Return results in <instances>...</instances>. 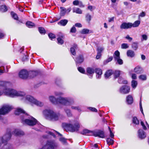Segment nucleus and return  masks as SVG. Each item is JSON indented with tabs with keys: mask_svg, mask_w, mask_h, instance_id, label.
I'll return each mask as SVG.
<instances>
[{
	"mask_svg": "<svg viewBox=\"0 0 149 149\" xmlns=\"http://www.w3.org/2000/svg\"><path fill=\"white\" fill-rule=\"evenodd\" d=\"M3 93L5 95L11 97H21V99L22 100L24 101H29L38 106L41 107L44 105L43 102L38 100L33 97L30 95L26 96V94L24 92L17 91L11 88H6L3 91H0V96Z\"/></svg>",
	"mask_w": 149,
	"mask_h": 149,
	"instance_id": "obj_1",
	"label": "nucleus"
},
{
	"mask_svg": "<svg viewBox=\"0 0 149 149\" xmlns=\"http://www.w3.org/2000/svg\"><path fill=\"white\" fill-rule=\"evenodd\" d=\"M15 114L16 115H19L22 114L21 119L22 123L23 124H27L30 126L35 125L37 123V120L32 116H29L22 109L18 108L15 111Z\"/></svg>",
	"mask_w": 149,
	"mask_h": 149,
	"instance_id": "obj_2",
	"label": "nucleus"
},
{
	"mask_svg": "<svg viewBox=\"0 0 149 149\" xmlns=\"http://www.w3.org/2000/svg\"><path fill=\"white\" fill-rule=\"evenodd\" d=\"M49 99L52 103L55 105L59 103L65 106H70L74 103V98L70 97H59L56 99L53 96H50Z\"/></svg>",
	"mask_w": 149,
	"mask_h": 149,
	"instance_id": "obj_3",
	"label": "nucleus"
},
{
	"mask_svg": "<svg viewBox=\"0 0 149 149\" xmlns=\"http://www.w3.org/2000/svg\"><path fill=\"white\" fill-rule=\"evenodd\" d=\"M43 113L47 118L53 121H61L65 118V117L63 114L55 112L50 109L45 110L43 111Z\"/></svg>",
	"mask_w": 149,
	"mask_h": 149,
	"instance_id": "obj_4",
	"label": "nucleus"
},
{
	"mask_svg": "<svg viewBox=\"0 0 149 149\" xmlns=\"http://www.w3.org/2000/svg\"><path fill=\"white\" fill-rule=\"evenodd\" d=\"M63 126L65 128L68 129L72 132L78 131L80 127V125L77 122H74L72 123H63Z\"/></svg>",
	"mask_w": 149,
	"mask_h": 149,
	"instance_id": "obj_5",
	"label": "nucleus"
},
{
	"mask_svg": "<svg viewBox=\"0 0 149 149\" xmlns=\"http://www.w3.org/2000/svg\"><path fill=\"white\" fill-rule=\"evenodd\" d=\"M11 135L10 132L6 133L2 136L0 137V149H1L2 145L3 143L6 144L8 141L11 138Z\"/></svg>",
	"mask_w": 149,
	"mask_h": 149,
	"instance_id": "obj_6",
	"label": "nucleus"
},
{
	"mask_svg": "<svg viewBox=\"0 0 149 149\" xmlns=\"http://www.w3.org/2000/svg\"><path fill=\"white\" fill-rule=\"evenodd\" d=\"M12 109L11 106L8 105H4L0 109V119H1V115H5L8 113Z\"/></svg>",
	"mask_w": 149,
	"mask_h": 149,
	"instance_id": "obj_7",
	"label": "nucleus"
},
{
	"mask_svg": "<svg viewBox=\"0 0 149 149\" xmlns=\"http://www.w3.org/2000/svg\"><path fill=\"white\" fill-rule=\"evenodd\" d=\"M130 88L128 86L125 85L121 87L119 90V92L123 94L128 93L130 91Z\"/></svg>",
	"mask_w": 149,
	"mask_h": 149,
	"instance_id": "obj_8",
	"label": "nucleus"
},
{
	"mask_svg": "<svg viewBox=\"0 0 149 149\" xmlns=\"http://www.w3.org/2000/svg\"><path fill=\"white\" fill-rule=\"evenodd\" d=\"M92 134L95 136H98L102 138H104L105 137L104 132L101 130H97L93 132Z\"/></svg>",
	"mask_w": 149,
	"mask_h": 149,
	"instance_id": "obj_9",
	"label": "nucleus"
},
{
	"mask_svg": "<svg viewBox=\"0 0 149 149\" xmlns=\"http://www.w3.org/2000/svg\"><path fill=\"white\" fill-rule=\"evenodd\" d=\"M29 73L26 70H21L19 73V75L20 78L22 79L27 78L28 76Z\"/></svg>",
	"mask_w": 149,
	"mask_h": 149,
	"instance_id": "obj_10",
	"label": "nucleus"
},
{
	"mask_svg": "<svg viewBox=\"0 0 149 149\" xmlns=\"http://www.w3.org/2000/svg\"><path fill=\"white\" fill-rule=\"evenodd\" d=\"M131 28V23L124 22L120 26V28L122 29H127Z\"/></svg>",
	"mask_w": 149,
	"mask_h": 149,
	"instance_id": "obj_11",
	"label": "nucleus"
},
{
	"mask_svg": "<svg viewBox=\"0 0 149 149\" xmlns=\"http://www.w3.org/2000/svg\"><path fill=\"white\" fill-rule=\"evenodd\" d=\"M94 70L91 68H88L86 69V72L88 75L89 76V77L91 79L93 77V75L94 73Z\"/></svg>",
	"mask_w": 149,
	"mask_h": 149,
	"instance_id": "obj_12",
	"label": "nucleus"
},
{
	"mask_svg": "<svg viewBox=\"0 0 149 149\" xmlns=\"http://www.w3.org/2000/svg\"><path fill=\"white\" fill-rule=\"evenodd\" d=\"M139 137L142 139L145 138L146 136V133L142 129H139L138 131Z\"/></svg>",
	"mask_w": 149,
	"mask_h": 149,
	"instance_id": "obj_13",
	"label": "nucleus"
},
{
	"mask_svg": "<svg viewBox=\"0 0 149 149\" xmlns=\"http://www.w3.org/2000/svg\"><path fill=\"white\" fill-rule=\"evenodd\" d=\"M13 133L15 134V135L17 136L23 135L24 134V133L23 131L18 129H15L13 132Z\"/></svg>",
	"mask_w": 149,
	"mask_h": 149,
	"instance_id": "obj_14",
	"label": "nucleus"
},
{
	"mask_svg": "<svg viewBox=\"0 0 149 149\" xmlns=\"http://www.w3.org/2000/svg\"><path fill=\"white\" fill-rule=\"evenodd\" d=\"M95 72L96 73V78L97 79L100 78L101 75L102 74V72L101 69L100 68H96L95 70Z\"/></svg>",
	"mask_w": 149,
	"mask_h": 149,
	"instance_id": "obj_15",
	"label": "nucleus"
},
{
	"mask_svg": "<svg viewBox=\"0 0 149 149\" xmlns=\"http://www.w3.org/2000/svg\"><path fill=\"white\" fill-rule=\"evenodd\" d=\"M126 101L127 104H130L133 102V99L132 96L130 95H128L126 97Z\"/></svg>",
	"mask_w": 149,
	"mask_h": 149,
	"instance_id": "obj_16",
	"label": "nucleus"
},
{
	"mask_svg": "<svg viewBox=\"0 0 149 149\" xmlns=\"http://www.w3.org/2000/svg\"><path fill=\"white\" fill-rule=\"evenodd\" d=\"M84 60V57L82 55H80L77 57L75 61L77 64L81 63L83 62Z\"/></svg>",
	"mask_w": 149,
	"mask_h": 149,
	"instance_id": "obj_17",
	"label": "nucleus"
},
{
	"mask_svg": "<svg viewBox=\"0 0 149 149\" xmlns=\"http://www.w3.org/2000/svg\"><path fill=\"white\" fill-rule=\"evenodd\" d=\"M134 71L137 74H141L143 73V70L141 67L138 66L134 68Z\"/></svg>",
	"mask_w": 149,
	"mask_h": 149,
	"instance_id": "obj_18",
	"label": "nucleus"
},
{
	"mask_svg": "<svg viewBox=\"0 0 149 149\" xmlns=\"http://www.w3.org/2000/svg\"><path fill=\"white\" fill-rule=\"evenodd\" d=\"M64 111L68 117H71L72 116V114L70 109L66 108L64 109Z\"/></svg>",
	"mask_w": 149,
	"mask_h": 149,
	"instance_id": "obj_19",
	"label": "nucleus"
},
{
	"mask_svg": "<svg viewBox=\"0 0 149 149\" xmlns=\"http://www.w3.org/2000/svg\"><path fill=\"white\" fill-rule=\"evenodd\" d=\"M80 32L82 34H88L92 33L91 30L87 29H82Z\"/></svg>",
	"mask_w": 149,
	"mask_h": 149,
	"instance_id": "obj_20",
	"label": "nucleus"
},
{
	"mask_svg": "<svg viewBox=\"0 0 149 149\" xmlns=\"http://www.w3.org/2000/svg\"><path fill=\"white\" fill-rule=\"evenodd\" d=\"M60 15L61 16H64L66 13V9L63 7H60Z\"/></svg>",
	"mask_w": 149,
	"mask_h": 149,
	"instance_id": "obj_21",
	"label": "nucleus"
},
{
	"mask_svg": "<svg viewBox=\"0 0 149 149\" xmlns=\"http://www.w3.org/2000/svg\"><path fill=\"white\" fill-rule=\"evenodd\" d=\"M113 71L112 70H108L104 74V77L106 79H107L111 76L113 73Z\"/></svg>",
	"mask_w": 149,
	"mask_h": 149,
	"instance_id": "obj_22",
	"label": "nucleus"
},
{
	"mask_svg": "<svg viewBox=\"0 0 149 149\" xmlns=\"http://www.w3.org/2000/svg\"><path fill=\"white\" fill-rule=\"evenodd\" d=\"M140 24V21L137 20L135 21L133 24L131 23V27H136L138 26Z\"/></svg>",
	"mask_w": 149,
	"mask_h": 149,
	"instance_id": "obj_23",
	"label": "nucleus"
},
{
	"mask_svg": "<svg viewBox=\"0 0 149 149\" xmlns=\"http://www.w3.org/2000/svg\"><path fill=\"white\" fill-rule=\"evenodd\" d=\"M92 132H91L88 130L84 129V130L82 131L80 133L84 135H90L89 134V133L91 132L92 133Z\"/></svg>",
	"mask_w": 149,
	"mask_h": 149,
	"instance_id": "obj_24",
	"label": "nucleus"
},
{
	"mask_svg": "<svg viewBox=\"0 0 149 149\" xmlns=\"http://www.w3.org/2000/svg\"><path fill=\"white\" fill-rule=\"evenodd\" d=\"M127 56L131 57H133L135 55L134 52L132 50H128L127 52Z\"/></svg>",
	"mask_w": 149,
	"mask_h": 149,
	"instance_id": "obj_25",
	"label": "nucleus"
},
{
	"mask_svg": "<svg viewBox=\"0 0 149 149\" xmlns=\"http://www.w3.org/2000/svg\"><path fill=\"white\" fill-rule=\"evenodd\" d=\"M68 20L67 19H63L61 20L58 23V24H60L62 26H65L67 23Z\"/></svg>",
	"mask_w": 149,
	"mask_h": 149,
	"instance_id": "obj_26",
	"label": "nucleus"
},
{
	"mask_svg": "<svg viewBox=\"0 0 149 149\" xmlns=\"http://www.w3.org/2000/svg\"><path fill=\"white\" fill-rule=\"evenodd\" d=\"M72 11L73 13H77L81 14L82 13V10L79 8H73Z\"/></svg>",
	"mask_w": 149,
	"mask_h": 149,
	"instance_id": "obj_27",
	"label": "nucleus"
},
{
	"mask_svg": "<svg viewBox=\"0 0 149 149\" xmlns=\"http://www.w3.org/2000/svg\"><path fill=\"white\" fill-rule=\"evenodd\" d=\"M113 57L115 60L120 58V53L118 50H116L114 52Z\"/></svg>",
	"mask_w": 149,
	"mask_h": 149,
	"instance_id": "obj_28",
	"label": "nucleus"
},
{
	"mask_svg": "<svg viewBox=\"0 0 149 149\" xmlns=\"http://www.w3.org/2000/svg\"><path fill=\"white\" fill-rule=\"evenodd\" d=\"M118 82L120 84H126L127 83V81L126 80H125L122 77H120L118 81Z\"/></svg>",
	"mask_w": 149,
	"mask_h": 149,
	"instance_id": "obj_29",
	"label": "nucleus"
},
{
	"mask_svg": "<svg viewBox=\"0 0 149 149\" xmlns=\"http://www.w3.org/2000/svg\"><path fill=\"white\" fill-rule=\"evenodd\" d=\"M71 108L72 109L77 110L79 112L81 111V108L79 106H72L71 107Z\"/></svg>",
	"mask_w": 149,
	"mask_h": 149,
	"instance_id": "obj_30",
	"label": "nucleus"
},
{
	"mask_svg": "<svg viewBox=\"0 0 149 149\" xmlns=\"http://www.w3.org/2000/svg\"><path fill=\"white\" fill-rule=\"evenodd\" d=\"M133 123L136 125H139V122L137 118L136 117H134L132 118Z\"/></svg>",
	"mask_w": 149,
	"mask_h": 149,
	"instance_id": "obj_31",
	"label": "nucleus"
},
{
	"mask_svg": "<svg viewBox=\"0 0 149 149\" xmlns=\"http://www.w3.org/2000/svg\"><path fill=\"white\" fill-rule=\"evenodd\" d=\"M6 83L4 81H0V88H1L3 89H5L6 88H7L6 87Z\"/></svg>",
	"mask_w": 149,
	"mask_h": 149,
	"instance_id": "obj_32",
	"label": "nucleus"
},
{
	"mask_svg": "<svg viewBox=\"0 0 149 149\" xmlns=\"http://www.w3.org/2000/svg\"><path fill=\"white\" fill-rule=\"evenodd\" d=\"M7 9L6 6L5 5H2L0 7V11L2 12L6 11Z\"/></svg>",
	"mask_w": 149,
	"mask_h": 149,
	"instance_id": "obj_33",
	"label": "nucleus"
},
{
	"mask_svg": "<svg viewBox=\"0 0 149 149\" xmlns=\"http://www.w3.org/2000/svg\"><path fill=\"white\" fill-rule=\"evenodd\" d=\"M121 72H122L120 70H116L114 73V78L116 79L118 77Z\"/></svg>",
	"mask_w": 149,
	"mask_h": 149,
	"instance_id": "obj_34",
	"label": "nucleus"
},
{
	"mask_svg": "<svg viewBox=\"0 0 149 149\" xmlns=\"http://www.w3.org/2000/svg\"><path fill=\"white\" fill-rule=\"evenodd\" d=\"M85 17L86 21L89 23L91 20V15L89 13H87Z\"/></svg>",
	"mask_w": 149,
	"mask_h": 149,
	"instance_id": "obj_35",
	"label": "nucleus"
},
{
	"mask_svg": "<svg viewBox=\"0 0 149 149\" xmlns=\"http://www.w3.org/2000/svg\"><path fill=\"white\" fill-rule=\"evenodd\" d=\"M26 24L27 26L29 28H31L35 26L33 22L30 21L27 22L26 23Z\"/></svg>",
	"mask_w": 149,
	"mask_h": 149,
	"instance_id": "obj_36",
	"label": "nucleus"
},
{
	"mask_svg": "<svg viewBox=\"0 0 149 149\" xmlns=\"http://www.w3.org/2000/svg\"><path fill=\"white\" fill-rule=\"evenodd\" d=\"M132 47L134 50H136L138 48L137 43L136 42L133 43L132 45Z\"/></svg>",
	"mask_w": 149,
	"mask_h": 149,
	"instance_id": "obj_37",
	"label": "nucleus"
},
{
	"mask_svg": "<svg viewBox=\"0 0 149 149\" xmlns=\"http://www.w3.org/2000/svg\"><path fill=\"white\" fill-rule=\"evenodd\" d=\"M77 46V45H75L74 46V47H71L70 48V52L71 54L73 55H75L76 54L75 48H76Z\"/></svg>",
	"mask_w": 149,
	"mask_h": 149,
	"instance_id": "obj_38",
	"label": "nucleus"
},
{
	"mask_svg": "<svg viewBox=\"0 0 149 149\" xmlns=\"http://www.w3.org/2000/svg\"><path fill=\"white\" fill-rule=\"evenodd\" d=\"M137 82L136 81L133 80L132 81V86L133 88H135L137 86Z\"/></svg>",
	"mask_w": 149,
	"mask_h": 149,
	"instance_id": "obj_39",
	"label": "nucleus"
},
{
	"mask_svg": "<svg viewBox=\"0 0 149 149\" xmlns=\"http://www.w3.org/2000/svg\"><path fill=\"white\" fill-rule=\"evenodd\" d=\"M107 144L109 145H112L113 143V140L110 138L107 139Z\"/></svg>",
	"mask_w": 149,
	"mask_h": 149,
	"instance_id": "obj_40",
	"label": "nucleus"
},
{
	"mask_svg": "<svg viewBox=\"0 0 149 149\" xmlns=\"http://www.w3.org/2000/svg\"><path fill=\"white\" fill-rule=\"evenodd\" d=\"M104 48L103 47H97V52L101 53L104 50Z\"/></svg>",
	"mask_w": 149,
	"mask_h": 149,
	"instance_id": "obj_41",
	"label": "nucleus"
},
{
	"mask_svg": "<svg viewBox=\"0 0 149 149\" xmlns=\"http://www.w3.org/2000/svg\"><path fill=\"white\" fill-rule=\"evenodd\" d=\"M11 14L13 18L15 19L18 20V17L17 15L14 12H11Z\"/></svg>",
	"mask_w": 149,
	"mask_h": 149,
	"instance_id": "obj_42",
	"label": "nucleus"
},
{
	"mask_svg": "<svg viewBox=\"0 0 149 149\" xmlns=\"http://www.w3.org/2000/svg\"><path fill=\"white\" fill-rule=\"evenodd\" d=\"M54 94L56 96H59L63 95V93L60 91H56L54 92Z\"/></svg>",
	"mask_w": 149,
	"mask_h": 149,
	"instance_id": "obj_43",
	"label": "nucleus"
},
{
	"mask_svg": "<svg viewBox=\"0 0 149 149\" xmlns=\"http://www.w3.org/2000/svg\"><path fill=\"white\" fill-rule=\"evenodd\" d=\"M113 59V57H109L108 59L107 60L104 61V65L107 64V63H109V62L111 61Z\"/></svg>",
	"mask_w": 149,
	"mask_h": 149,
	"instance_id": "obj_44",
	"label": "nucleus"
},
{
	"mask_svg": "<svg viewBox=\"0 0 149 149\" xmlns=\"http://www.w3.org/2000/svg\"><path fill=\"white\" fill-rule=\"evenodd\" d=\"M129 46L127 43H124L121 45V48L123 49H126L128 48Z\"/></svg>",
	"mask_w": 149,
	"mask_h": 149,
	"instance_id": "obj_45",
	"label": "nucleus"
},
{
	"mask_svg": "<svg viewBox=\"0 0 149 149\" xmlns=\"http://www.w3.org/2000/svg\"><path fill=\"white\" fill-rule=\"evenodd\" d=\"M140 79L142 80H145L146 79V77L145 75H141L139 77Z\"/></svg>",
	"mask_w": 149,
	"mask_h": 149,
	"instance_id": "obj_46",
	"label": "nucleus"
},
{
	"mask_svg": "<svg viewBox=\"0 0 149 149\" xmlns=\"http://www.w3.org/2000/svg\"><path fill=\"white\" fill-rule=\"evenodd\" d=\"M39 31L40 33H45V31L44 29L42 27L39 28Z\"/></svg>",
	"mask_w": 149,
	"mask_h": 149,
	"instance_id": "obj_47",
	"label": "nucleus"
},
{
	"mask_svg": "<svg viewBox=\"0 0 149 149\" xmlns=\"http://www.w3.org/2000/svg\"><path fill=\"white\" fill-rule=\"evenodd\" d=\"M115 60L117 61V63L119 65H122L123 63V61L120 58Z\"/></svg>",
	"mask_w": 149,
	"mask_h": 149,
	"instance_id": "obj_48",
	"label": "nucleus"
},
{
	"mask_svg": "<svg viewBox=\"0 0 149 149\" xmlns=\"http://www.w3.org/2000/svg\"><path fill=\"white\" fill-rule=\"evenodd\" d=\"M57 40L58 44L62 45L64 41L61 38H58Z\"/></svg>",
	"mask_w": 149,
	"mask_h": 149,
	"instance_id": "obj_49",
	"label": "nucleus"
},
{
	"mask_svg": "<svg viewBox=\"0 0 149 149\" xmlns=\"http://www.w3.org/2000/svg\"><path fill=\"white\" fill-rule=\"evenodd\" d=\"M78 71L80 72L84 73L85 72V70L84 69L81 67H79L78 68Z\"/></svg>",
	"mask_w": 149,
	"mask_h": 149,
	"instance_id": "obj_50",
	"label": "nucleus"
},
{
	"mask_svg": "<svg viewBox=\"0 0 149 149\" xmlns=\"http://www.w3.org/2000/svg\"><path fill=\"white\" fill-rule=\"evenodd\" d=\"M48 36L49 37V38L52 40L53 39L55 38V35L54 34L50 33H49L48 34Z\"/></svg>",
	"mask_w": 149,
	"mask_h": 149,
	"instance_id": "obj_51",
	"label": "nucleus"
},
{
	"mask_svg": "<svg viewBox=\"0 0 149 149\" xmlns=\"http://www.w3.org/2000/svg\"><path fill=\"white\" fill-rule=\"evenodd\" d=\"M59 141L63 144L65 143L66 142V139L63 137L60 138L59 139Z\"/></svg>",
	"mask_w": 149,
	"mask_h": 149,
	"instance_id": "obj_52",
	"label": "nucleus"
},
{
	"mask_svg": "<svg viewBox=\"0 0 149 149\" xmlns=\"http://www.w3.org/2000/svg\"><path fill=\"white\" fill-rule=\"evenodd\" d=\"M76 31V29L75 27L73 26L71 29L70 32L72 33H75Z\"/></svg>",
	"mask_w": 149,
	"mask_h": 149,
	"instance_id": "obj_53",
	"label": "nucleus"
},
{
	"mask_svg": "<svg viewBox=\"0 0 149 149\" xmlns=\"http://www.w3.org/2000/svg\"><path fill=\"white\" fill-rule=\"evenodd\" d=\"M142 39L141 40L142 41H143V40H146L148 39L147 36L145 34L143 35L142 36Z\"/></svg>",
	"mask_w": 149,
	"mask_h": 149,
	"instance_id": "obj_54",
	"label": "nucleus"
},
{
	"mask_svg": "<svg viewBox=\"0 0 149 149\" xmlns=\"http://www.w3.org/2000/svg\"><path fill=\"white\" fill-rule=\"evenodd\" d=\"M46 133L47 134H48L51 136H53L54 137H55V136L54 133L51 132H50L49 131H47L46 132Z\"/></svg>",
	"mask_w": 149,
	"mask_h": 149,
	"instance_id": "obj_55",
	"label": "nucleus"
},
{
	"mask_svg": "<svg viewBox=\"0 0 149 149\" xmlns=\"http://www.w3.org/2000/svg\"><path fill=\"white\" fill-rule=\"evenodd\" d=\"M89 109L93 112H96L97 111V110L95 108L92 107H89Z\"/></svg>",
	"mask_w": 149,
	"mask_h": 149,
	"instance_id": "obj_56",
	"label": "nucleus"
},
{
	"mask_svg": "<svg viewBox=\"0 0 149 149\" xmlns=\"http://www.w3.org/2000/svg\"><path fill=\"white\" fill-rule=\"evenodd\" d=\"M79 1L78 0H75L73 2V4L74 5L77 6L79 4Z\"/></svg>",
	"mask_w": 149,
	"mask_h": 149,
	"instance_id": "obj_57",
	"label": "nucleus"
},
{
	"mask_svg": "<svg viewBox=\"0 0 149 149\" xmlns=\"http://www.w3.org/2000/svg\"><path fill=\"white\" fill-rule=\"evenodd\" d=\"M109 130L110 131V136L112 138H113L114 137V134L113 133H112V131H111L110 127H109Z\"/></svg>",
	"mask_w": 149,
	"mask_h": 149,
	"instance_id": "obj_58",
	"label": "nucleus"
},
{
	"mask_svg": "<svg viewBox=\"0 0 149 149\" xmlns=\"http://www.w3.org/2000/svg\"><path fill=\"white\" fill-rule=\"evenodd\" d=\"M125 38L127 39L130 42H131L132 40V38L130 37L129 35H127L125 37Z\"/></svg>",
	"mask_w": 149,
	"mask_h": 149,
	"instance_id": "obj_59",
	"label": "nucleus"
},
{
	"mask_svg": "<svg viewBox=\"0 0 149 149\" xmlns=\"http://www.w3.org/2000/svg\"><path fill=\"white\" fill-rule=\"evenodd\" d=\"M141 125L143 127V129L144 130H146V126L145 125L144 123L143 122L141 121Z\"/></svg>",
	"mask_w": 149,
	"mask_h": 149,
	"instance_id": "obj_60",
	"label": "nucleus"
},
{
	"mask_svg": "<svg viewBox=\"0 0 149 149\" xmlns=\"http://www.w3.org/2000/svg\"><path fill=\"white\" fill-rule=\"evenodd\" d=\"M101 54L100 53L97 52V54L96 56V58L97 59H99L101 56Z\"/></svg>",
	"mask_w": 149,
	"mask_h": 149,
	"instance_id": "obj_61",
	"label": "nucleus"
},
{
	"mask_svg": "<svg viewBox=\"0 0 149 149\" xmlns=\"http://www.w3.org/2000/svg\"><path fill=\"white\" fill-rule=\"evenodd\" d=\"M4 36L5 34L0 30V39L2 38Z\"/></svg>",
	"mask_w": 149,
	"mask_h": 149,
	"instance_id": "obj_62",
	"label": "nucleus"
},
{
	"mask_svg": "<svg viewBox=\"0 0 149 149\" xmlns=\"http://www.w3.org/2000/svg\"><path fill=\"white\" fill-rule=\"evenodd\" d=\"M75 26L76 27H82V25L80 23H77L75 24Z\"/></svg>",
	"mask_w": 149,
	"mask_h": 149,
	"instance_id": "obj_63",
	"label": "nucleus"
},
{
	"mask_svg": "<svg viewBox=\"0 0 149 149\" xmlns=\"http://www.w3.org/2000/svg\"><path fill=\"white\" fill-rule=\"evenodd\" d=\"M114 17H113L111 18H109V20L108 21L109 22H112L114 21Z\"/></svg>",
	"mask_w": 149,
	"mask_h": 149,
	"instance_id": "obj_64",
	"label": "nucleus"
}]
</instances>
